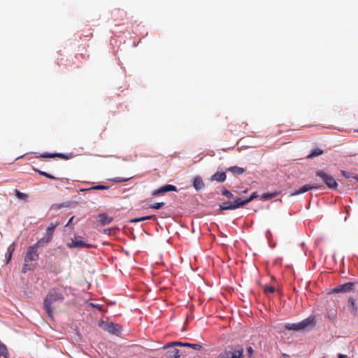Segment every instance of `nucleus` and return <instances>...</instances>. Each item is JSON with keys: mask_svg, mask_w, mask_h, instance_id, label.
<instances>
[{"mask_svg": "<svg viewBox=\"0 0 358 358\" xmlns=\"http://www.w3.org/2000/svg\"><path fill=\"white\" fill-rule=\"evenodd\" d=\"M247 192H248V190L246 189V190H244L243 192V193H247Z\"/></svg>", "mask_w": 358, "mask_h": 358, "instance_id": "c03bdc74", "label": "nucleus"}, {"mask_svg": "<svg viewBox=\"0 0 358 358\" xmlns=\"http://www.w3.org/2000/svg\"><path fill=\"white\" fill-rule=\"evenodd\" d=\"M247 352H248V355H249L250 357H251V356L252 355L253 352H254V350H253L252 348V347H250H250H248V348H247Z\"/></svg>", "mask_w": 358, "mask_h": 358, "instance_id": "e433bc0d", "label": "nucleus"}, {"mask_svg": "<svg viewBox=\"0 0 358 358\" xmlns=\"http://www.w3.org/2000/svg\"><path fill=\"white\" fill-rule=\"evenodd\" d=\"M355 288V283L353 282H347L343 285H340L332 289L333 293H340V292H350L353 291Z\"/></svg>", "mask_w": 358, "mask_h": 358, "instance_id": "9d476101", "label": "nucleus"}, {"mask_svg": "<svg viewBox=\"0 0 358 358\" xmlns=\"http://www.w3.org/2000/svg\"><path fill=\"white\" fill-rule=\"evenodd\" d=\"M264 292L266 294H272L275 292V287L273 286H265Z\"/></svg>", "mask_w": 358, "mask_h": 358, "instance_id": "c756f323", "label": "nucleus"}, {"mask_svg": "<svg viewBox=\"0 0 358 358\" xmlns=\"http://www.w3.org/2000/svg\"><path fill=\"white\" fill-rule=\"evenodd\" d=\"M129 179V178L117 177V178L113 179V181H114L115 182H122L127 181Z\"/></svg>", "mask_w": 358, "mask_h": 358, "instance_id": "2f4dec72", "label": "nucleus"}, {"mask_svg": "<svg viewBox=\"0 0 358 358\" xmlns=\"http://www.w3.org/2000/svg\"><path fill=\"white\" fill-rule=\"evenodd\" d=\"M226 174L224 172H216L211 176L212 180H215L220 182H222L226 180Z\"/></svg>", "mask_w": 358, "mask_h": 358, "instance_id": "a211bd4d", "label": "nucleus"}, {"mask_svg": "<svg viewBox=\"0 0 358 358\" xmlns=\"http://www.w3.org/2000/svg\"><path fill=\"white\" fill-rule=\"evenodd\" d=\"M353 178H354L355 179H356V180H357V182H358V176H355V177H353Z\"/></svg>", "mask_w": 358, "mask_h": 358, "instance_id": "37998d69", "label": "nucleus"}, {"mask_svg": "<svg viewBox=\"0 0 358 358\" xmlns=\"http://www.w3.org/2000/svg\"><path fill=\"white\" fill-rule=\"evenodd\" d=\"M155 219H156L155 215H148V216L139 217L140 222L148 220H155Z\"/></svg>", "mask_w": 358, "mask_h": 358, "instance_id": "f704fd0d", "label": "nucleus"}, {"mask_svg": "<svg viewBox=\"0 0 358 358\" xmlns=\"http://www.w3.org/2000/svg\"><path fill=\"white\" fill-rule=\"evenodd\" d=\"M92 306L99 310H101V306L99 305V304H92Z\"/></svg>", "mask_w": 358, "mask_h": 358, "instance_id": "a19ab883", "label": "nucleus"}, {"mask_svg": "<svg viewBox=\"0 0 358 358\" xmlns=\"http://www.w3.org/2000/svg\"><path fill=\"white\" fill-rule=\"evenodd\" d=\"M170 191L176 192L177 191L176 187L174 185H166L157 189L152 191L151 194L152 196H159L165 192H170Z\"/></svg>", "mask_w": 358, "mask_h": 358, "instance_id": "9b49d317", "label": "nucleus"}, {"mask_svg": "<svg viewBox=\"0 0 358 358\" xmlns=\"http://www.w3.org/2000/svg\"><path fill=\"white\" fill-rule=\"evenodd\" d=\"M357 131H358V130H357Z\"/></svg>", "mask_w": 358, "mask_h": 358, "instance_id": "a18cd8bd", "label": "nucleus"}, {"mask_svg": "<svg viewBox=\"0 0 358 358\" xmlns=\"http://www.w3.org/2000/svg\"><path fill=\"white\" fill-rule=\"evenodd\" d=\"M244 349L241 345H229L221 352L217 358H243Z\"/></svg>", "mask_w": 358, "mask_h": 358, "instance_id": "20e7f679", "label": "nucleus"}, {"mask_svg": "<svg viewBox=\"0 0 358 358\" xmlns=\"http://www.w3.org/2000/svg\"><path fill=\"white\" fill-rule=\"evenodd\" d=\"M205 185L202 180V178L199 176H197L193 180V187L196 190H200L204 187Z\"/></svg>", "mask_w": 358, "mask_h": 358, "instance_id": "dca6fc26", "label": "nucleus"}, {"mask_svg": "<svg viewBox=\"0 0 358 358\" xmlns=\"http://www.w3.org/2000/svg\"><path fill=\"white\" fill-rule=\"evenodd\" d=\"M221 192L222 194L226 196L227 199H234L233 194L226 188L223 187L221 190Z\"/></svg>", "mask_w": 358, "mask_h": 358, "instance_id": "393cba45", "label": "nucleus"}, {"mask_svg": "<svg viewBox=\"0 0 358 358\" xmlns=\"http://www.w3.org/2000/svg\"><path fill=\"white\" fill-rule=\"evenodd\" d=\"M184 346L190 347L195 350H200L202 348V346L201 345L196 343H187L184 344Z\"/></svg>", "mask_w": 358, "mask_h": 358, "instance_id": "a878e982", "label": "nucleus"}, {"mask_svg": "<svg viewBox=\"0 0 358 358\" xmlns=\"http://www.w3.org/2000/svg\"><path fill=\"white\" fill-rule=\"evenodd\" d=\"M155 219H156L155 215H148V216L139 217L140 222L148 220H155Z\"/></svg>", "mask_w": 358, "mask_h": 358, "instance_id": "72a5a7b5", "label": "nucleus"}, {"mask_svg": "<svg viewBox=\"0 0 358 358\" xmlns=\"http://www.w3.org/2000/svg\"><path fill=\"white\" fill-rule=\"evenodd\" d=\"M164 349H168L166 352V356L168 358H179L181 355L180 350L176 349L174 345H171L170 348H165Z\"/></svg>", "mask_w": 358, "mask_h": 358, "instance_id": "ddd939ff", "label": "nucleus"}, {"mask_svg": "<svg viewBox=\"0 0 358 358\" xmlns=\"http://www.w3.org/2000/svg\"><path fill=\"white\" fill-rule=\"evenodd\" d=\"M113 220V217H109L106 213H101L97 217V221L101 226L108 224Z\"/></svg>", "mask_w": 358, "mask_h": 358, "instance_id": "4468645a", "label": "nucleus"}, {"mask_svg": "<svg viewBox=\"0 0 358 358\" xmlns=\"http://www.w3.org/2000/svg\"><path fill=\"white\" fill-rule=\"evenodd\" d=\"M279 194V192H273L272 193H264L261 196L262 199L263 200H268L271 198H273L275 196H277Z\"/></svg>", "mask_w": 358, "mask_h": 358, "instance_id": "b1692460", "label": "nucleus"}, {"mask_svg": "<svg viewBox=\"0 0 358 358\" xmlns=\"http://www.w3.org/2000/svg\"><path fill=\"white\" fill-rule=\"evenodd\" d=\"M185 343L173 342V343H169L166 345H165V348H170V347H171V345H174V346H176V345L184 346Z\"/></svg>", "mask_w": 358, "mask_h": 358, "instance_id": "473e14b6", "label": "nucleus"}, {"mask_svg": "<svg viewBox=\"0 0 358 358\" xmlns=\"http://www.w3.org/2000/svg\"><path fill=\"white\" fill-rule=\"evenodd\" d=\"M70 206V202H63L61 203H54L51 206L50 209L54 210H59L62 208H66Z\"/></svg>", "mask_w": 358, "mask_h": 358, "instance_id": "aec40b11", "label": "nucleus"}, {"mask_svg": "<svg viewBox=\"0 0 358 358\" xmlns=\"http://www.w3.org/2000/svg\"><path fill=\"white\" fill-rule=\"evenodd\" d=\"M315 324L316 322L315 317L311 315L297 323H287L285 325V328L287 330L299 331L305 330L310 327H313Z\"/></svg>", "mask_w": 358, "mask_h": 358, "instance_id": "7ed1b4c3", "label": "nucleus"}, {"mask_svg": "<svg viewBox=\"0 0 358 358\" xmlns=\"http://www.w3.org/2000/svg\"><path fill=\"white\" fill-rule=\"evenodd\" d=\"M14 250H15V243H13L7 248V252H6V255L8 256L7 262H8L10 260L11 256H12V254H13Z\"/></svg>", "mask_w": 358, "mask_h": 358, "instance_id": "4be33fe9", "label": "nucleus"}, {"mask_svg": "<svg viewBox=\"0 0 358 358\" xmlns=\"http://www.w3.org/2000/svg\"><path fill=\"white\" fill-rule=\"evenodd\" d=\"M101 327L105 331L113 334H117L120 332L121 329L118 324H114L113 322H102Z\"/></svg>", "mask_w": 358, "mask_h": 358, "instance_id": "1a4fd4ad", "label": "nucleus"}, {"mask_svg": "<svg viewBox=\"0 0 358 358\" xmlns=\"http://www.w3.org/2000/svg\"><path fill=\"white\" fill-rule=\"evenodd\" d=\"M15 195L18 199L22 200H26L28 198L27 194H26L25 193H22L17 189H15Z\"/></svg>", "mask_w": 358, "mask_h": 358, "instance_id": "bb28decb", "label": "nucleus"}, {"mask_svg": "<svg viewBox=\"0 0 358 358\" xmlns=\"http://www.w3.org/2000/svg\"><path fill=\"white\" fill-rule=\"evenodd\" d=\"M67 246L69 248H90L92 245L85 243L82 240V237L80 236H75L74 239H72L71 242L67 243Z\"/></svg>", "mask_w": 358, "mask_h": 358, "instance_id": "6e6552de", "label": "nucleus"}, {"mask_svg": "<svg viewBox=\"0 0 358 358\" xmlns=\"http://www.w3.org/2000/svg\"><path fill=\"white\" fill-rule=\"evenodd\" d=\"M34 171L37 173H38V174H40L41 176H43L46 178H50V179H55V177H54L53 176L45 172V171H40V170H38V169H34Z\"/></svg>", "mask_w": 358, "mask_h": 358, "instance_id": "cd10ccee", "label": "nucleus"}, {"mask_svg": "<svg viewBox=\"0 0 358 358\" xmlns=\"http://www.w3.org/2000/svg\"><path fill=\"white\" fill-rule=\"evenodd\" d=\"M348 303H349V306H348L349 310L352 313L356 314V313L357 311V306L355 300L353 298L350 297L348 299Z\"/></svg>", "mask_w": 358, "mask_h": 358, "instance_id": "6ab92c4d", "label": "nucleus"}, {"mask_svg": "<svg viewBox=\"0 0 358 358\" xmlns=\"http://www.w3.org/2000/svg\"><path fill=\"white\" fill-rule=\"evenodd\" d=\"M323 153V150L320 148H315L311 151V152L308 155V158L312 159L319 155H321Z\"/></svg>", "mask_w": 358, "mask_h": 358, "instance_id": "412c9836", "label": "nucleus"}, {"mask_svg": "<svg viewBox=\"0 0 358 358\" xmlns=\"http://www.w3.org/2000/svg\"><path fill=\"white\" fill-rule=\"evenodd\" d=\"M140 222L139 217L134 218L130 220V222H132V223H136V222Z\"/></svg>", "mask_w": 358, "mask_h": 358, "instance_id": "ea45409f", "label": "nucleus"}, {"mask_svg": "<svg viewBox=\"0 0 358 358\" xmlns=\"http://www.w3.org/2000/svg\"><path fill=\"white\" fill-rule=\"evenodd\" d=\"M29 262H25L24 263V265H23V267L22 268V273H27L28 271H30L31 270V267L29 266L28 264Z\"/></svg>", "mask_w": 358, "mask_h": 358, "instance_id": "7c9ffc66", "label": "nucleus"}, {"mask_svg": "<svg viewBox=\"0 0 358 358\" xmlns=\"http://www.w3.org/2000/svg\"><path fill=\"white\" fill-rule=\"evenodd\" d=\"M42 245H43L41 243H40V242L37 241V243H36L33 245L29 246L27 248L26 255L24 256V261L25 262L36 261L39 257V255L38 253V249L39 247H41Z\"/></svg>", "mask_w": 358, "mask_h": 358, "instance_id": "423d86ee", "label": "nucleus"}, {"mask_svg": "<svg viewBox=\"0 0 358 358\" xmlns=\"http://www.w3.org/2000/svg\"><path fill=\"white\" fill-rule=\"evenodd\" d=\"M73 219H74V216H72V217L69 220V221H68V222H67V224H66V226H65V227H69V226L71 225V224H72V223H73Z\"/></svg>", "mask_w": 358, "mask_h": 358, "instance_id": "4c0bfd02", "label": "nucleus"}, {"mask_svg": "<svg viewBox=\"0 0 358 358\" xmlns=\"http://www.w3.org/2000/svg\"><path fill=\"white\" fill-rule=\"evenodd\" d=\"M59 157L61 159H68L70 158L69 155H65L62 153H55V154H49V153H44L40 155V157L42 158H54V157Z\"/></svg>", "mask_w": 358, "mask_h": 358, "instance_id": "2eb2a0df", "label": "nucleus"}, {"mask_svg": "<svg viewBox=\"0 0 358 358\" xmlns=\"http://www.w3.org/2000/svg\"><path fill=\"white\" fill-rule=\"evenodd\" d=\"M64 300L63 293L58 289H51L44 299L43 308L50 317H53V306L52 305L57 302H62Z\"/></svg>", "mask_w": 358, "mask_h": 358, "instance_id": "f257e3e1", "label": "nucleus"}, {"mask_svg": "<svg viewBox=\"0 0 358 358\" xmlns=\"http://www.w3.org/2000/svg\"><path fill=\"white\" fill-rule=\"evenodd\" d=\"M338 358H346L347 356L343 354H338Z\"/></svg>", "mask_w": 358, "mask_h": 358, "instance_id": "79ce46f5", "label": "nucleus"}, {"mask_svg": "<svg viewBox=\"0 0 358 358\" xmlns=\"http://www.w3.org/2000/svg\"><path fill=\"white\" fill-rule=\"evenodd\" d=\"M8 349L7 347L0 341V356H3L6 357L8 355Z\"/></svg>", "mask_w": 358, "mask_h": 358, "instance_id": "5701e85b", "label": "nucleus"}, {"mask_svg": "<svg viewBox=\"0 0 358 358\" xmlns=\"http://www.w3.org/2000/svg\"><path fill=\"white\" fill-rule=\"evenodd\" d=\"M341 174H342L344 177H345L346 178H350V174H349V173H348V172H346V171H341Z\"/></svg>", "mask_w": 358, "mask_h": 358, "instance_id": "58836bf2", "label": "nucleus"}, {"mask_svg": "<svg viewBox=\"0 0 358 358\" xmlns=\"http://www.w3.org/2000/svg\"><path fill=\"white\" fill-rule=\"evenodd\" d=\"M92 189H100V190H105L108 189V187L105 185H96L94 186L91 188Z\"/></svg>", "mask_w": 358, "mask_h": 358, "instance_id": "c9c22d12", "label": "nucleus"}, {"mask_svg": "<svg viewBox=\"0 0 358 358\" xmlns=\"http://www.w3.org/2000/svg\"><path fill=\"white\" fill-rule=\"evenodd\" d=\"M227 171L231 172L234 175L240 176V175H242L245 172V169L243 168H241V167H239L237 166H234L229 167L227 169Z\"/></svg>", "mask_w": 358, "mask_h": 358, "instance_id": "f3484780", "label": "nucleus"}, {"mask_svg": "<svg viewBox=\"0 0 358 358\" xmlns=\"http://www.w3.org/2000/svg\"><path fill=\"white\" fill-rule=\"evenodd\" d=\"M164 205H165V203L164 202H158V203H155L154 204H151L149 206V208H153V209H160L162 207H164Z\"/></svg>", "mask_w": 358, "mask_h": 358, "instance_id": "c85d7f7f", "label": "nucleus"}, {"mask_svg": "<svg viewBox=\"0 0 358 358\" xmlns=\"http://www.w3.org/2000/svg\"><path fill=\"white\" fill-rule=\"evenodd\" d=\"M59 225V222H57L55 223L52 222L50 226L47 228L45 236L41 238L38 242L43 245V243H50L53 237V234L55 228Z\"/></svg>", "mask_w": 358, "mask_h": 358, "instance_id": "0eeeda50", "label": "nucleus"}, {"mask_svg": "<svg viewBox=\"0 0 358 358\" xmlns=\"http://www.w3.org/2000/svg\"><path fill=\"white\" fill-rule=\"evenodd\" d=\"M257 197H258V194L255 192H253L250 195V197H248L245 199H243L241 197L235 198L233 201L223 202L222 204H220L219 206V210H220V211L229 210H235V209L239 208L246 205L247 203H250V201H252V200H254L255 199H256Z\"/></svg>", "mask_w": 358, "mask_h": 358, "instance_id": "f03ea898", "label": "nucleus"}, {"mask_svg": "<svg viewBox=\"0 0 358 358\" xmlns=\"http://www.w3.org/2000/svg\"><path fill=\"white\" fill-rule=\"evenodd\" d=\"M316 176L321 178L325 185L330 189H336L338 187L336 180L329 173L324 171L318 170L315 172Z\"/></svg>", "mask_w": 358, "mask_h": 358, "instance_id": "39448f33", "label": "nucleus"}, {"mask_svg": "<svg viewBox=\"0 0 358 358\" xmlns=\"http://www.w3.org/2000/svg\"><path fill=\"white\" fill-rule=\"evenodd\" d=\"M322 185H305L299 189L295 191L294 192L290 194V196H296L300 194L305 193L309 190L317 189L322 187Z\"/></svg>", "mask_w": 358, "mask_h": 358, "instance_id": "f8f14e48", "label": "nucleus"}]
</instances>
